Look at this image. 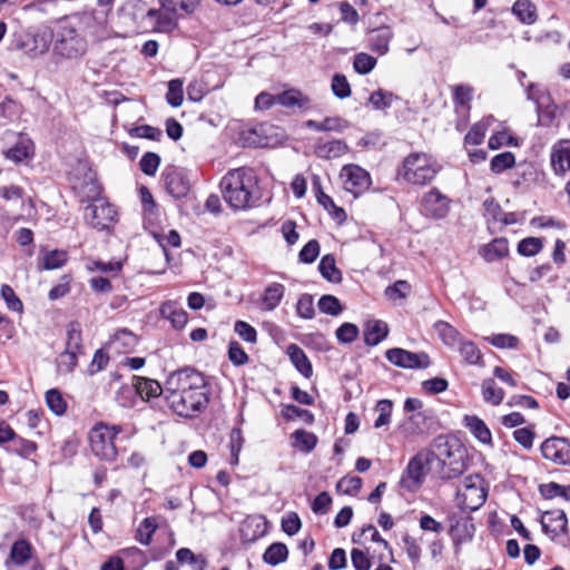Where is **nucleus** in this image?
Instances as JSON below:
<instances>
[{"mask_svg":"<svg viewBox=\"0 0 570 570\" xmlns=\"http://www.w3.org/2000/svg\"><path fill=\"white\" fill-rule=\"evenodd\" d=\"M225 202L235 210H246L259 205L262 189L253 168L238 167L228 170L220 180Z\"/></svg>","mask_w":570,"mask_h":570,"instance_id":"f257e3e1","label":"nucleus"},{"mask_svg":"<svg viewBox=\"0 0 570 570\" xmlns=\"http://www.w3.org/2000/svg\"><path fill=\"white\" fill-rule=\"evenodd\" d=\"M428 455L432 464L436 462L441 466L440 478L443 480L454 479L465 469L464 450L455 440L442 435L435 438Z\"/></svg>","mask_w":570,"mask_h":570,"instance_id":"f03ea898","label":"nucleus"},{"mask_svg":"<svg viewBox=\"0 0 570 570\" xmlns=\"http://www.w3.org/2000/svg\"><path fill=\"white\" fill-rule=\"evenodd\" d=\"M441 167L425 153H412L403 160L397 174L404 180L413 185H426L431 183Z\"/></svg>","mask_w":570,"mask_h":570,"instance_id":"7ed1b4c3","label":"nucleus"},{"mask_svg":"<svg viewBox=\"0 0 570 570\" xmlns=\"http://www.w3.org/2000/svg\"><path fill=\"white\" fill-rule=\"evenodd\" d=\"M160 9H149L147 18L155 22L159 31H170L176 27L174 14H189L198 7L200 0H158Z\"/></svg>","mask_w":570,"mask_h":570,"instance_id":"20e7f679","label":"nucleus"},{"mask_svg":"<svg viewBox=\"0 0 570 570\" xmlns=\"http://www.w3.org/2000/svg\"><path fill=\"white\" fill-rule=\"evenodd\" d=\"M168 406L179 416L191 417L209 402L207 387L165 397Z\"/></svg>","mask_w":570,"mask_h":570,"instance_id":"39448f33","label":"nucleus"},{"mask_svg":"<svg viewBox=\"0 0 570 570\" xmlns=\"http://www.w3.org/2000/svg\"><path fill=\"white\" fill-rule=\"evenodd\" d=\"M121 431L119 426L97 424L89 433V442L92 453L101 460L111 462L117 456L115 439Z\"/></svg>","mask_w":570,"mask_h":570,"instance_id":"423d86ee","label":"nucleus"},{"mask_svg":"<svg viewBox=\"0 0 570 570\" xmlns=\"http://www.w3.org/2000/svg\"><path fill=\"white\" fill-rule=\"evenodd\" d=\"M487 500L483 479L479 474L466 475L456 491L458 505L463 510L475 511Z\"/></svg>","mask_w":570,"mask_h":570,"instance_id":"0eeeda50","label":"nucleus"},{"mask_svg":"<svg viewBox=\"0 0 570 570\" xmlns=\"http://www.w3.org/2000/svg\"><path fill=\"white\" fill-rule=\"evenodd\" d=\"M207 387L205 377L198 371L185 367L173 372L165 383V397Z\"/></svg>","mask_w":570,"mask_h":570,"instance_id":"6e6552de","label":"nucleus"},{"mask_svg":"<svg viewBox=\"0 0 570 570\" xmlns=\"http://www.w3.org/2000/svg\"><path fill=\"white\" fill-rule=\"evenodd\" d=\"M87 50V42L77 30L70 26H61L56 33L55 51L62 58L77 59Z\"/></svg>","mask_w":570,"mask_h":570,"instance_id":"1a4fd4ad","label":"nucleus"},{"mask_svg":"<svg viewBox=\"0 0 570 570\" xmlns=\"http://www.w3.org/2000/svg\"><path fill=\"white\" fill-rule=\"evenodd\" d=\"M85 219L94 228L99 230L109 229L116 220L117 212L112 205L104 198H95L85 208Z\"/></svg>","mask_w":570,"mask_h":570,"instance_id":"9d476101","label":"nucleus"},{"mask_svg":"<svg viewBox=\"0 0 570 570\" xmlns=\"http://www.w3.org/2000/svg\"><path fill=\"white\" fill-rule=\"evenodd\" d=\"M53 32L48 27L29 30L20 41V48L31 57L46 53L53 40Z\"/></svg>","mask_w":570,"mask_h":570,"instance_id":"9b49d317","label":"nucleus"},{"mask_svg":"<svg viewBox=\"0 0 570 570\" xmlns=\"http://www.w3.org/2000/svg\"><path fill=\"white\" fill-rule=\"evenodd\" d=\"M385 357L393 365L402 368L422 370L428 368L431 364L430 357L426 353H414L400 347L387 350Z\"/></svg>","mask_w":570,"mask_h":570,"instance_id":"f8f14e48","label":"nucleus"},{"mask_svg":"<svg viewBox=\"0 0 570 570\" xmlns=\"http://www.w3.org/2000/svg\"><path fill=\"white\" fill-rule=\"evenodd\" d=\"M341 177L344 178L345 190L354 196H358L371 186L370 174L358 165H345L342 168Z\"/></svg>","mask_w":570,"mask_h":570,"instance_id":"ddd939ff","label":"nucleus"},{"mask_svg":"<svg viewBox=\"0 0 570 570\" xmlns=\"http://www.w3.org/2000/svg\"><path fill=\"white\" fill-rule=\"evenodd\" d=\"M541 453L544 459L558 464L570 465V440L552 436L541 444Z\"/></svg>","mask_w":570,"mask_h":570,"instance_id":"4468645a","label":"nucleus"},{"mask_svg":"<svg viewBox=\"0 0 570 570\" xmlns=\"http://www.w3.org/2000/svg\"><path fill=\"white\" fill-rule=\"evenodd\" d=\"M432 465L431 459L426 453H419L407 464L406 476L402 478V483L407 489H415L421 485L425 475V465Z\"/></svg>","mask_w":570,"mask_h":570,"instance_id":"2eb2a0df","label":"nucleus"},{"mask_svg":"<svg viewBox=\"0 0 570 570\" xmlns=\"http://www.w3.org/2000/svg\"><path fill=\"white\" fill-rule=\"evenodd\" d=\"M422 212L430 217L440 219L446 216L450 210V200L439 189L433 188L422 199Z\"/></svg>","mask_w":570,"mask_h":570,"instance_id":"dca6fc26","label":"nucleus"},{"mask_svg":"<svg viewBox=\"0 0 570 570\" xmlns=\"http://www.w3.org/2000/svg\"><path fill=\"white\" fill-rule=\"evenodd\" d=\"M166 190L175 198L187 196L190 184L186 174L175 167L166 168L163 174Z\"/></svg>","mask_w":570,"mask_h":570,"instance_id":"f3484780","label":"nucleus"},{"mask_svg":"<svg viewBox=\"0 0 570 570\" xmlns=\"http://www.w3.org/2000/svg\"><path fill=\"white\" fill-rule=\"evenodd\" d=\"M277 105L293 112L311 109V99L297 89H288L277 94Z\"/></svg>","mask_w":570,"mask_h":570,"instance_id":"a211bd4d","label":"nucleus"},{"mask_svg":"<svg viewBox=\"0 0 570 570\" xmlns=\"http://www.w3.org/2000/svg\"><path fill=\"white\" fill-rule=\"evenodd\" d=\"M267 530V522L262 515L247 517L240 524V538L244 542H255Z\"/></svg>","mask_w":570,"mask_h":570,"instance_id":"6ab92c4d","label":"nucleus"},{"mask_svg":"<svg viewBox=\"0 0 570 570\" xmlns=\"http://www.w3.org/2000/svg\"><path fill=\"white\" fill-rule=\"evenodd\" d=\"M551 166L557 175L570 170V140H560L552 147Z\"/></svg>","mask_w":570,"mask_h":570,"instance_id":"aec40b11","label":"nucleus"},{"mask_svg":"<svg viewBox=\"0 0 570 570\" xmlns=\"http://www.w3.org/2000/svg\"><path fill=\"white\" fill-rule=\"evenodd\" d=\"M393 36L392 29L387 26L372 29L368 32V48L373 52L383 56L389 51Z\"/></svg>","mask_w":570,"mask_h":570,"instance_id":"412c9836","label":"nucleus"},{"mask_svg":"<svg viewBox=\"0 0 570 570\" xmlns=\"http://www.w3.org/2000/svg\"><path fill=\"white\" fill-rule=\"evenodd\" d=\"M567 515L562 510L547 511L541 518L544 532L559 535L567 532Z\"/></svg>","mask_w":570,"mask_h":570,"instance_id":"4be33fe9","label":"nucleus"},{"mask_svg":"<svg viewBox=\"0 0 570 570\" xmlns=\"http://www.w3.org/2000/svg\"><path fill=\"white\" fill-rule=\"evenodd\" d=\"M348 151V146L341 139L330 141H317L314 147V153L322 159H335Z\"/></svg>","mask_w":570,"mask_h":570,"instance_id":"5701e85b","label":"nucleus"},{"mask_svg":"<svg viewBox=\"0 0 570 570\" xmlns=\"http://www.w3.org/2000/svg\"><path fill=\"white\" fill-rule=\"evenodd\" d=\"M160 315L168 320L176 330L183 328L188 321L187 312L177 302L168 301L160 305Z\"/></svg>","mask_w":570,"mask_h":570,"instance_id":"b1692460","label":"nucleus"},{"mask_svg":"<svg viewBox=\"0 0 570 570\" xmlns=\"http://www.w3.org/2000/svg\"><path fill=\"white\" fill-rule=\"evenodd\" d=\"M132 387L142 400H150L161 394L165 395V387L163 389L156 380L142 376L132 377Z\"/></svg>","mask_w":570,"mask_h":570,"instance_id":"393cba45","label":"nucleus"},{"mask_svg":"<svg viewBox=\"0 0 570 570\" xmlns=\"http://www.w3.org/2000/svg\"><path fill=\"white\" fill-rule=\"evenodd\" d=\"M463 425L471 434L483 444H492V434L483 420L476 415H464Z\"/></svg>","mask_w":570,"mask_h":570,"instance_id":"a878e982","label":"nucleus"},{"mask_svg":"<svg viewBox=\"0 0 570 570\" xmlns=\"http://www.w3.org/2000/svg\"><path fill=\"white\" fill-rule=\"evenodd\" d=\"M285 294V286L281 283H272L269 284L262 296L261 299V308L264 311H273L275 309L281 301L283 299Z\"/></svg>","mask_w":570,"mask_h":570,"instance_id":"bb28decb","label":"nucleus"},{"mask_svg":"<svg viewBox=\"0 0 570 570\" xmlns=\"http://www.w3.org/2000/svg\"><path fill=\"white\" fill-rule=\"evenodd\" d=\"M479 253L489 263L501 259L509 253L508 240L505 238H495L482 246Z\"/></svg>","mask_w":570,"mask_h":570,"instance_id":"cd10ccee","label":"nucleus"},{"mask_svg":"<svg viewBox=\"0 0 570 570\" xmlns=\"http://www.w3.org/2000/svg\"><path fill=\"white\" fill-rule=\"evenodd\" d=\"M389 333L387 324L383 321H370L365 325L364 342L366 345L375 346L382 342Z\"/></svg>","mask_w":570,"mask_h":570,"instance_id":"c85d7f7f","label":"nucleus"},{"mask_svg":"<svg viewBox=\"0 0 570 570\" xmlns=\"http://www.w3.org/2000/svg\"><path fill=\"white\" fill-rule=\"evenodd\" d=\"M287 354L296 370L306 379H309L313 374V368L305 352L296 344H291L287 347Z\"/></svg>","mask_w":570,"mask_h":570,"instance_id":"c756f323","label":"nucleus"},{"mask_svg":"<svg viewBox=\"0 0 570 570\" xmlns=\"http://www.w3.org/2000/svg\"><path fill=\"white\" fill-rule=\"evenodd\" d=\"M434 330L438 333L439 337L442 340V342L450 347L459 345L460 342L463 340L460 332L444 321H438L434 324Z\"/></svg>","mask_w":570,"mask_h":570,"instance_id":"7c9ffc66","label":"nucleus"},{"mask_svg":"<svg viewBox=\"0 0 570 570\" xmlns=\"http://www.w3.org/2000/svg\"><path fill=\"white\" fill-rule=\"evenodd\" d=\"M318 271L321 275L331 283L337 284L342 282V273L336 267L335 258L331 254L322 257L318 264Z\"/></svg>","mask_w":570,"mask_h":570,"instance_id":"2f4dec72","label":"nucleus"},{"mask_svg":"<svg viewBox=\"0 0 570 570\" xmlns=\"http://www.w3.org/2000/svg\"><path fill=\"white\" fill-rule=\"evenodd\" d=\"M512 12L522 23L532 24L537 20V8L530 0H517Z\"/></svg>","mask_w":570,"mask_h":570,"instance_id":"473e14b6","label":"nucleus"},{"mask_svg":"<svg viewBox=\"0 0 570 570\" xmlns=\"http://www.w3.org/2000/svg\"><path fill=\"white\" fill-rule=\"evenodd\" d=\"M4 156L16 164L22 163L32 156V144L29 139L21 138L14 146L9 148Z\"/></svg>","mask_w":570,"mask_h":570,"instance_id":"72a5a7b5","label":"nucleus"},{"mask_svg":"<svg viewBox=\"0 0 570 570\" xmlns=\"http://www.w3.org/2000/svg\"><path fill=\"white\" fill-rule=\"evenodd\" d=\"M288 558V549L282 542L272 543L264 552L263 560L271 566H277Z\"/></svg>","mask_w":570,"mask_h":570,"instance_id":"f704fd0d","label":"nucleus"},{"mask_svg":"<svg viewBox=\"0 0 570 570\" xmlns=\"http://www.w3.org/2000/svg\"><path fill=\"white\" fill-rule=\"evenodd\" d=\"M292 438L294 440L293 445L301 452L308 453L314 450L317 444V436L305 430H296Z\"/></svg>","mask_w":570,"mask_h":570,"instance_id":"c9c22d12","label":"nucleus"},{"mask_svg":"<svg viewBox=\"0 0 570 570\" xmlns=\"http://www.w3.org/2000/svg\"><path fill=\"white\" fill-rule=\"evenodd\" d=\"M459 352L466 363L483 365L482 353L473 342L462 340L459 344Z\"/></svg>","mask_w":570,"mask_h":570,"instance_id":"e433bc0d","label":"nucleus"},{"mask_svg":"<svg viewBox=\"0 0 570 570\" xmlns=\"http://www.w3.org/2000/svg\"><path fill=\"white\" fill-rule=\"evenodd\" d=\"M176 558L179 563H188L191 566L193 570H205L207 567V561L203 556H196L188 548H180L176 552Z\"/></svg>","mask_w":570,"mask_h":570,"instance_id":"4c0bfd02","label":"nucleus"},{"mask_svg":"<svg viewBox=\"0 0 570 570\" xmlns=\"http://www.w3.org/2000/svg\"><path fill=\"white\" fill-rule=\"evenodd\" d=\"M482 396L487 403L499 405L503 400L504 392L497 386L492 379H487L482 382Z\"/></svg>","mask_w":570,"mask_h":570,"instance_id":"58836bf2","label":"nucleus"},{"mask_svg":"<svg viewBox=\"0 0 570 570\" xmlns=\"http://www.w3.org/2000/svg\"><path fill=\"white\" fill-rule=\"evenodd\" d=\"M395 99H397V96L394 94L377 89L370 95L368 104H371L375 110H385L392 106Z\"/></svg>","mask_w":570,"mask_h":570,"instance_id":"ea45409f","label":"nucleus"},{"mask_svg":"<svg viewBox=\"0 0 570 570\" xmlns=\"http://www.w3.org/2000/svg\"><path fill=\"white\" fill-rule=\"evenodd\" d=\"M393 403L391 400H380L375 405V412H377V417L374 421V428L380 429L382 426L389 425L391 422Z\"/></svg>","mask_w":570,"mask_h":570,"instance_id":"a19ab883","label":"nucleus"},{"mask_svg":"<svg viewBox=\"0 0 570 570\" xmlns=\"http://www.w3.org/2000/svg\"><path fill=\"white\" fill-rule=\"evenodd\" d=\"M12 561L17 564H24L31 557V546L26 540L16 541L10 551Z\"/></svg>","mask_w":570,"mask_h":570,"instance_id":"79ce46f5","label":"nucleus"},{"mask_svg":"<svg viewBox=\"0 0 570 570\" xmlns=\"http://www.w3.org/2000/svg\"><path fill=\"white\" fill-rule=\"evenodd\" d=\"M244 444L242 430L234 428L229 434L230 464L237 465L239 462V453Z\"/></svg>","mask_w":570,"mask_h":570,"instance_id":"37998d69","label":"nucleus"},{"mask_svg":"<svg viewBox=\"0 0 570 570\" xmlns=\"http://www.w3.org/2000/svg\"><path fill=\"white\" fill-rule=\"evenodd\" d=\"M490 120H492V118L473 125L464 137L465 144L473 146L482 144L488 129V122Z\"/></svg>","mask_w":570,"mask_h":570,"instance_id":"c03bdc74","label":"nucleus"},{"mask_svg":"<svg viewBox=\"0 0 570 570\" xmlns=\"http://www.w3.org/2000/svg\"><path fill=\"white\" fill-rule=\"evenodd\" d=\"M157 530V522L154 518H146L137 529V540L145 546L150 543L151 537Z\"/></svg>","mask_w":570,"mask_h":570,"instance_id":"a18cd8bd","label":"nucleus"},{"mask_svg":"<svg viewBox=\"0 0 570 570\" xmlns=\"http://www.w3.org/2000/svg\"><path fill=\"white\" fill-rule=\"evenodd\" d=\"M184 91L183 81L180 79H173L168 82V91L166 100L171 107H179L183 104Z\"/></svg>","mask_w":570,"mask_h":570,"instance_id":"49530a36","label":"nucleus"},{"mask_svg":"<svg viewBox=\"0 0 570 570\" xmlns=\"http://www.w3.org/2000/svg\"><path fill=\"white\" fill-rule=\"evenodd\" d=\"M515 164V157L512 153L505 151L499 155H495L491 159V170L495 174H500L507 169H510Z\"/></svg>","mask_w":570,"mask_h":570,"instance_id":"de8ad7c7","label":"nucleus"},{"mask_svg":"<svg viewBox=\"0 0 570 570\" xmlns=\"http://www.w3.org/2000/svg\"><path fill=\"white\" fill-rule=\"evenodd\" d=\"M46 402L48 407L56 414V415H62L67 410V403L63 400L61 393L56 390H49L46 393Z\"/></svg>","mask_w":570,"mask_h":570,"instance_id":"09e8293b","label":"nucleus"},{"mask_svg":"<svg viewBox=\"0 0 570 570\" xmlns=\"http://www.w3.org/2000/svg\"><path fill=\"white\" fill-rule=\"evenodd\" d=\"M282 413L283 416L288 421L298 417L302 419L306 424H312L314 422V415L312 412L293 404L285 405Z\"/></svg>","mask_w":570,"mask_h":570,"instance_id":"8fccbe9b","label":"nucleus"},{"mask_svg":"<svg viewBox=\"0 0 570 570\" xmlns=\"http://www.w3.org/2000/svg\"><path fill=\"white\" fill-rule=\"evenodd\" d=\"M331 89L340 99H345L351 96V86L347 78L342 73H335L332 78Z\"/></svg>","mask_w":570,"mask_h":570,"instance_id":"3c124183","label":"nucleus"},{"mask_svg":"<svg viewBox=\"0 0 570 570\" xmlns=\"http://www.w3.org/2000/svg\"><path fill=\"white\" fill-rule=\"evenodd\" d=\"M542 239L538 237H527L518 245V253L522 256L531 257L538 254L542 248Z\"/></svg>","mask_w":570,"mask_h":570,"instance_id":"603ef678","label":"nucleus"},{"mask_svg":"<svg viewBox=\"0 0 570 570\" xmlns=\"http://www.w3.org/2000/svg\"><path fill=\"white\" fill-rule=\"evenodd\" d=\"M376 65V59L365 52H360L354 57L353 67L360 75L371 72Z\"/></svg>","mask_w":570,"mask_h":570,"instance_id":"864d4df0","label":"nucleus"},{"mask_svg":"<svg viewBox=\"0 0 570 570\" xmlns=\"http://www.w3.org/2000/svg\"><path fill=\"white\" fill-rule=\"evenodd\" d=\"M490 344L498 348H517L519 338L511 334H494L492 336L484 337Z\"/></svg>","mask_w":570,"mask_h":570,"instance_id":"5fc2aeb1","label":"nucleus"},{"mask_svg":"<svg viewBox=\"0 0 570 570\" xmlns=\"http://www.w3.org/2000/svg\"><path fill=\"white\" fill-rule=\"evenodd\" d=\"M137 343V337L131 332L127 330H119L111 341V346L117 351H120V347L124 348H132Z\"/></svg>","mask_w":570,"mask_h":570,"instance_id":"6e6d98bb","label":"nucleus"},{"mask_svg":"<svg viewBox=\"0 0 570 570\" xmlns=\"http://www.w3.org/2000/svg\"><path fill=\"white\" fill-rule=\"evenodd\" d=\"M318 308L322 313L336 316L342 312V305L333 295H323L318 301Z\"/></svg>","mask_w":570,"mask_h":570,"instance_id":"4d7b16f0","label":"nucleus"},{"mask_svg":"<svg viewBox=\"0 0 570 570\" xmlns=\"http://www.w3.org/2000/svg\"><path fill=\"white\" fill-rule=\"evenodd\" d=\"M358 327L353 323H344L336 330V338L343 344L354 342L358 336Z\"/></svg>","mask_w":570,"mask_h":570,"instance_id":"13d9d810","label":"nucleus"},{"mask_svg":"<svg viewBox=\"0 0 570 570\" xmlns=\"http://www.w3.org/2000/svg\"><path fill=\"white\" fill-rule=\"evenodd\" d=\"M12 441V451L21 456H29L37 450V444L33 441H29L22 438L17 436L14 433V439Z\"/></svg>","mask_w":570,"mask_h":570,"instance_id":"bf43d9fd","label":"nucleus"},{"mask_svg":"<svg viewBox=\"0 0 570 570\" xmlns=\"http://www.w3.org/2000/svg\"><path fill=\"white\" fill-rule=\"evenodd\" d=\"M296 312L298 316L311 320L315 315L313 296L309 294H303L296 304Z\"/></svg>","mask_w":570,"mask_h":570,"instance_id":"052dcab7","label":"nucleus"},{"mask_svg":"<svg viewBox=\"0 0 570 570\" xmlns=\"http://www.w3.org/2000/svg\"><path fill=\"white\" fill-rule=\"evenodd\" d=\"M67 261V255L65 252L52 250L47 253L42 258V268L43 269H56L61 267Z\"/></svg>","mask_w":570,"mask_h":570,"instance_id":"680f3d73","label":"nucleus"},{"mask_svg":"<svg viewBox=\"0 0 570 570\" xmlns=\"http://www.w3.org/2000/svg\"><path fill=\"white\" fill-rule=\"evenodd\" d=\"M160 157L155 153H146L140 161L139 166L145 175L154 176L159 167Z\"/></svg>","mask_w":570,"mask_h":570,"instance_id":"e2e57ef3","label":"nucleus"},{"mask_svg":"<svg viewBox=\"0 0 570 570\" xmlns=\"http://www.w3.org/2000/svg\"><path fill=\"white\" fill-rule=\"evenodd\" d=\"M77 352L71 351H65L61 353L58 357V372L60 373H70L73 371V368L77 365L78 358H77Z\"/></svg>","mask_w":570,"mask_h":570,"instance_id":"0e129e2a","label":"nucleus"},{"mask_svg":"<svg viewBox=\"0 0 570 570\" xmlns=\"http://www.w3.org/2000/svg\"><path fill=\"white\" fill-rule=\"evenodd\" d=\"M320 255V244L316 239H311L298 254L299 262L305 264L313 263Z\"/></svg>","mask_w":570,"mask_h":570,"instance_id":"69168bd1","label":"nucleus"},{"mask_svg":"<svg viewBox=\"0 0 570 570\" xmlns=\"http://www.w3.org/2000/svg\"><path fill=\"white\" fill-rule=\"evenodd\" d=\"M1 296L4 299L9 309L13 312H21L23 304L20 298L16 295L14 291L7 284L1 287Z\"/></svg>","mask_w":570,"mask_h":570,"instance_id":"338daca9","label":"nucleus"},{"mask_svg":"<svg viewBox=\"0 0 570 570\" xmlns=\"http://www.w3.org/2000/svg\"><path fill=\"white\" fill-rule=\"evenodd\" d=\"M362 487V479L358 476H344L337 483V490L344 494H355Z\"/></svg>","mask_w":570,"mask_h":570,"instance_id":"774afa93","label":"nucleus"}]
</instances>
